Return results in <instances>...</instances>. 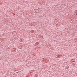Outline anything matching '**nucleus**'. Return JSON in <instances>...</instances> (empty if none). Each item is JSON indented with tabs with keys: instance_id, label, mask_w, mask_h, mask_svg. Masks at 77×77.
<instances>
[{
	"instance_id": "obj_1",
	"label": "nucleus",
	"mask_w": 77,
	"mask_h": 77,
	"mask_svg": "<svg viewBox=\"0 0 77 77\" xmlns=\"http://www.w3.org/2000/svg\"><path fill=\"white\" fill-rule=\"evenodd\" d=\"M71 23H72V21H71Z\"/></svg>"
},
{
	"instance_id": "obj_2",
	"label": "nucleus",
	"mask_w": 77,
	"mask_h": 77,
	"mask_svg": "<svg viewBox=\"0 0 77 77\" xmlns=\"http://www.w3.org/2000/svg\"><path fill=\"white\" fill-rule=\"evenodd\" d=\"M74 61V60H73V61Z\"/></svg>"
}]
</instances>
